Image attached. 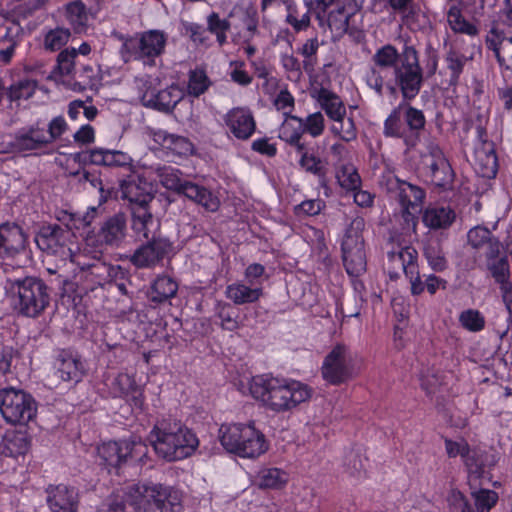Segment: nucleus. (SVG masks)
Instances as JSON below:
<instances>
[{
    "instance_id": "412c9836",
    "label": "nucleus",
    "mask_w": 512,
    "mask_h": 512,
    "mask_svg": "<svg viewBox=\"0 0 512 512\" xmlns=\"http://www.w3.org/2000/svg\"><path fill=\"white\" fill-rule=\"evenodd\" d=\"M233 21V27L238 30V35L243 42L249 44L258 33V14L251 6L235 5L228 15Z\"/></svg>"
},
{
    "instance_id": "ea45409f",
    "label": "nucleus",
    "mask_w": 512,
    "mask_h": 512,
    "mask_svg": "<svg viewBox=\"0 0 512 512\" xmlns=\"http://www.w3.org/2000/svg\"><path fill=\"white\" fill-rule=\"evenodd\" d=\"M470 59V57H467L455 47L450 46L448 48L445 53L444 60L446 67L449 70L450 86H456L459 83L460 76L464 71V67Z\"/></svg>"
},
{
    "instance_id": "aec40b11",
    "label": "nucleus",
    "mask_w": 512,
    "mask_h": 512,
    "mask_svg": "<svg viewBox=\"0 0 512 512\" xmlns=\"http://www.w3.org/2000/svg\"><path fill=\"white\" fill-rule=\"evenodd\" d=\"M498 462L496 454L491 452H476L467 456L465 464L468 469V484L470 488L482 486L483 480H490V469Z\"/></svg>"
},
{
    "instance_id": "c9c22d12",
    "label": "nucleus",
    "mask_w": 512,
    "mask_h": 512,
    "mask_svg": "<svg viewBox=\"0 0 512 512\" xmlns=\"http://www.w3.org/2000/svg\"><path fill=\"white\" fill-rule=\"evenodd\" d=\"M111 392L115 397H130L135 406L142 405L141 389L128 374L120 373L113 379Z\"/></svg>"
},
{
    "instance_id": "338daca9",
    "label": "nucleus",
    "mask_w": 512,
    "mask_h": 512,
    "mask_svg": "<svg viewBox=\"0 0 512 512\" xmlns=\"http://www.w3.org/2000/svg\"><path fill=\"white\" fill-rule=\"evenodd\" d=\"M324 127V116L321 112H315L303 119V132L309 133L312 137L320 136Z\"/></svg>"
},
{
    "instance_id": "f704fd0d",
    "label": "nucleus",
    "mask_w": 512,
    "mask_h": 512,
    "mask_svg": "<svg viewBox=\"0 0 512 512\" xmlns=\"http://www.w3.org/2000/svg\"><path fill=\"white\" fill-rule=\"evenodd\" d=\"M319 102L326 115L333 121L341 120L346 115V108L340 97L334 92L321 87L313 95Z\"/></svg>"
},
{
    "instance_id": "6e6552de",
    "label": "nucleus",
    "mask_w": 512,
    "mask_h": 512,
    "mask_svg": "<svg viewBox=\"0 0 512 512\" xmlns=\"http://www.w3.org/2000/svg\"><path fill=\"white\" fill-rule=\"evenodd\" d=\"M121 39L123 43L120 53L125 62L134 59L153 66L155 59L165 52L168 34L162 30L152 29Z\"/></svg>"
},
{
    "instance_id": "052dcab7",
    "label": "nucleus",
    "mask_w": 512,
    "mask_h": 512,
    "mask_svg": "<svg viewBox=\"0 0 512 512\" xmlns=\"http://www.w3.org/2000/svg\"><path fill=\"white\" fill-rule=\"evenodd\" d=\"M337 180L348 191H356L361 186V178L353 166H343L337 173Z\"/></svg>"
},
{
    "instance_id": "c03bdc74",
    "label": "nucleus",
    "mask_w": 512,
    "mask_h": 512,
    "mask_svg": "<svg viewBox=\"0 0 512 512\" xmlns=\"http://www.w3.org/2000/svg\"><path fill=\"white\" fill-rule=\"evenodd\" d=\"M403 116L406 129L410 135H414L416 137L417 145L420 140V133L424 130L426 124L424 113L410 104L405 103Z\"/></svg>"
},
{
    "instance_id": "1a4fd4ad",
    "label": "nucleus",
    "mask_w": 512,
    "mask_h": 512,
    "mask_svg": "<svg viewBox=\"0 0 512 512\" xmlns=\"http://www.w3.org/2000/svg\"><path fill=\"white\" fill-rule=\"evenodd\" d=\"M364 228V218L357 216L352 219L343 237L342 260L350 277H359L366 271L367 259L362 236Z\"/></svg>"
},
{
    "instance_id": "9b49d317",
    "label": "nucleus",
    "mask_w": 512,
    "mask_h": 512,
    "mask_svg": "<svg viewBox=\"0 0 512 512\" xmlns=\"http://www.w3.org/2000/svg\"><path fill=\"white\" fill-rule=\"evenodd\" d=\"M98 454L107 466L119 469L128 462L145 464L148 458V447L140 438L120 442L110 441L98 448Z\"/></svg>"
},
{
    "instance_id": "473e14b6",
    "label": "nucleus",
    "mask_w": 512,
    "mask_h": 512,
    "mask_svg": "<svg viewBox=\"0 0 512 512\" xmlns=\"http://www.w3.org/2000/svg\"><path fill=\"white\" fill-rule=\"evenodd\" d=\"M456 213L449 206H430L425 209L422 221L432 230L448 229L455 221Z\"/></svg>"
},
{
    "instance_id": "4be33fe9",
    "label": "nucleus",
    "mask_w": 512,
    "mask_h": 512,
    "mask_svg": "<svg viewBox=\"0 0 512 512\" xmlns=\"http://www.w3.org/2000/svg\"><path fill=\"white\" fill-rule=\"evenodd\" d=\"M470 489L475 511L461 492L453 494V505L460 512H489L498 501V494L493 490L481 488V486Z\"/></svg>"
},
{
    "instance_id": "7c9ffc66",
    "label": "nucleus",
    "mask_w": 512,
    "mask_h": 512,
    "mask_svg": "<svg viewBox=\"0 0 512 512\" xmlns=\"http://www.w3.org/2000/svg\"><path fill=\"white\" fill-rule=\"evenodd\" d=\"M474 166L476 172L484 178H494L498 171V159L492 143H482L475 149Z\"/></svg>"
},
{
    "instance_id": "4468645a",
    "label": "nucleus",
    "mask_w": 512,
    "mask_h": 512,
    "mask_svg": "<svg viewBox=\"0 0 512 512\" xmlns=\"http://www.w3.org/2000/svg\"><path fill=\"white\" fill-rule=\"evenodd\" d=\"M72 227H62L58 224L43 225L35 236V242L40 250L61 259L71 257L68 242L72 236Z\"/></svg>"
},
{
    "instance_id": "423d86ee",
    "label": "nucleus",
    "mask_w": 512,
    "mask_h": 512,
    "mask_svg": "<svg viewBox=\"0 0 512 512\" xmlns=\"http://www.w3.org/2000/svg\"><path fill=\"white\" fill-rule=\"evenodd\" d=\"M149 169L166 189L183 194L208 211L213 212L218 209V198L206 187L183 180L179 169L170 165H156L151 166Z\"/></svg>"
},
{
    "instance_id": "9d476101",
    "label": "nucleus",
    "mask_w": 512,
    "mask_h": 512,
    "mask_svg": "<svg viewBox=\"0 0 512 512\" xmlns=\"http://www.w3.org/2000/svg\"><path fill=\"white\" fill-rule=\"evenodd\" d=\"M0 413L11 425H27L37 415V402L34 397L13 387L0 390Z\"/></svg>"
},
{
    "instance_id": "5fc2aeb1",
    "label": "nucleus",
    "mask_w": 512,
    "mask_h": 512,
    "mask_svg": "<svg viewBox=\"0 0 512 512\" xmlns=\"http://www.w3.org/2000/svg\"><path fill=\"white\" fill-rule=\"evenodd\" d=\"M459 323L470 332H479L485 327V317L479 310L467 309L460 313Z\"/></svg>"
},
{
    "instance_id": "f8f14e48",
    "label": "nucleus",
    "mask_w": 512,
    "mask_h": 512,
    "mask_svg": "<svg viewBox=\"0 0 512 512\" xmlns=\"http://www.w3.org/2000/svg\"><path fill=\"white\" fill-rule=\"evenodd\" d=\"M321 372L323 378L332 385H340L355 375L354 359L349 348L337 344L324 358Z\"/></svg>"
},
{
    "instance_id": "37998d69",
    "label": "nucleus",
    "mask_w": 512,
    "mask_h": 512,
    "mask_svg": "<svg viewBox=\"0 0 512 512\" xmlns=\"http://www.w3.org/2000/svg\"><path fill=\"white\" fill-rule=\"evenodd\" d=\"M262 295V289L259 287L251 288L244 284H231L226 289V296L237 305L253 303Z\"/></svg>"
},
{
    "instance_id": "49530a36",
    "label": "nucleus",
    "mask_w": 512,
    "mask_h": 512,
    "mask_svg": "<svg viewBox=\"0 0 512 512\" xmlns=\"http://www.w3.org/2000/svg\"><path fill=\"white\" fill-rule=\"evenodd\" d=\"M86 269L93 280L101 286L111 282L120 273L119 266H113L101 261L88 264Z\"/></svg>"
},
{
    "instance_id": "bb28decb",
    "label": "nucleus",
    "mask_w": 512,
    "mask_h": 512,
    "mask_svg": "<svg viewBox=\"0 0 512 512\" xmlns=\"http://www.w3.org/2000/svg\"><path fill=\"white\" fill-rule=\"evenodd\" d=\"M403 108H405V103H400L392 110L384 122L383 134L386 137L400 138L407 148H414L416 137L410 135L406 129Z\"/></svg>"
},
{
    "instance_id": "a878e982",
    "label": "nucleus",
    "mask_w": 512,
    "mask_h": 512,
    "mask_svg": "<svg viewBox=\"0 0 512 512\" xmlns=\"http://www.w3.org/2000/svg\"><path fill=\"white\" fill-rule=\"evenodd\" d=\"M350 17L351 14L344 5H337L335 9L329 11L327 16L325 11L318 12L316 15L319 26L327 27L330 31L332 41L339 40L347 32Z\"/></svg>"
},
{
    "instance_id": "4c0bfd02",
    "label": "nucleus",
    "mask_w": 512,
    "mask_h": 512,
    "mask_svg": "<svg viewBox=\"0 0 512 512\" xmlns=\"http://www.w3.org/2000/svg\"><path fill=\"white\" fill-rule=\"evenodd\" d=\"M154 140L177 155H187L193 150L192 143L186 137L169 134L163 130L154 133Z\"/></svg>"
},
{
    "instance_id": "09e8293b",
    "label": "nucleus",
    "mask_w": 512,
    "mask_h": 512,
    "mask_svg": "<svg viewBox=\"0 0 512 512\" xmlns=\"http://www.w3.org/2000/svg\"><path fill=\"white\" fill-rule=\"evenodd\" d=\"M303 133V119L297 116H290L289 120H285L282 124L279 137L290 144L301 140Z\"/></svg>"
},
{
    "instance_id": "680f3d73",
    "label": "nucleus",
    "mask_w": 512,
    "mask_h": 512,
    "mask_svg": "<svg viewBox=\"0 0 512 512\" xmlns=\"http://www.w3.org/2000/svg\"><path fill=\"white\" fill-rule=\"evenodd\" d=\"M335 124L332 125L331 131L335 135L339 136L341 140L345 142H350L357 137V130L352 118H347L344 120L334 121Z\"/></svg>"
},
{
    "instance_id": "de8ad7c7",
    "label": "nucleus",
    "mask_w": 512,
    "mask_h": 512,
    "mask_svg": "<svg viewBox=\"0 0 512 512\" xmlns=\"http://www.w3.org/2000/svg\"><path fill=\"white\" fill-rule=\"evenodd\" d=\"M320 47V42L317 37L307 39L301 47L297 49V53L303 57V70L311 74L314 72L318 64L317 52Z\"/></svg>"
},
{
    "instance_id": "864d4df0",
    "label": "nucleus",
    "mask_w": 512,
    "mask_h": 512,
    "mask_svg": "<svg viewBox=\"0 0 512 512\" xmlns=\"http://www.w3.org/2000/svg\"><path fill=\"white\" fill-rule=\"evenodd\" d=\"M216 316L220 319V325L228 331H235L239 327V312L229 303L219 304Z\"/></svg>"
},
{
    "instance_id": "a19ab883",
    "label": "nucleus",
    "mask_w": 512,
    "mask_h": 512,
    "mask_svg": "<svg viewBox=\"0 0 512 512\" xmlns=\"http://www.w3.org/2000/svg\"><path fill=\"white\" fill-rule=\"evenodd\" d=\"M66 19L75 33H84L88 26V11L81 0H75L66 4Z\"/></svg>"
},
{
    "instance_id": "b1692460",
    "label": "nucleus",
    "mask_w": 512,
    "mask_h": 512,
    "mask_svg": "<svg viewBox=\"0 0 512 512\" xmlns=\"http://www.w3.org/2000/svg\"><path fill=\"white\" fill-rule=\"evenodd\" d=\"M127 235V220L123 213H116L105 219L98 231V239L102 245L112 248L119 247Z\"/></svg>"
},
{
    "instance_id": "c85d7f7f",
    "label": "nucleus",
    "mask_w": 512,
    "mask_h": 512,
    "mask_svg": "<svg viewBox=\"0 0 512 512\" xmlns=\"http://www.w3.org/2000/svg\"><path fill=\"white\" fill-rule=\"evenodd\" d=\"M226 124L230 132L238 139L246 140L255 130L252 113L243 108H235L226 115Z\"/></svg>"
},
{
    "instance_id": "13d9d810",
    "label": "nucleus",
    "mask_w": 512,
    "mask_h": 512,
    "mask_svg": "<svg viewBox=\"0 0 512 512\" xmlns=\"http://www.w3.org/2000/svg\"><path fill=\"white\" fill-rule=\"evenodd\" d=\"M36 87V80L23 79L10 86L8 96L12 101L28 99L34 94Z\"/></svg>"
},
{
    "instance_id": "f03ea898",
    "label": "nucleus",
    "mask_w": 512,
    "mask_h": 512,
    "mask_svg": "<svg viewBox=\"0 0 512 512\" xmlns=\"http://www.w3.org/2000/svg\"><path fill=\"white\" fill-rule=\"evenodd\" d=\"M148 441L155 453L172 462L192 455L199 445L196 435L180 421L163 419L150 431Z\"/></svg>"
},
{
    "instance_id": "f3484780",
    "label": "nucleus",
    "mask_w": 512,
    "mask_h": 512,
    "mask_svg": "<svg viewBox=\"0 0 512 512\" xmlns=\"http://www.w3.org/2000/svg\"><path fill=\"white\" fill-rule=\"evenodd\" d=\"M402 51L399 52L393 45L386 44L379 48L372 56L374 66L367 75V85L382 96L385 84V75H382L383 69L393 68L401 62Z\"/></svg>"
},
{
    "instance_id": "774afa93",
    "label": "nucleus",
    "mask_w": 512,
    "mask_h": 512,
    "mask_svg": "<svg viewBox=\"0 0 512 512\" xmlns=\"http://www.w3.org/2000/svg\"><path fill=\"white\" fill-rule=\"evenodd\" d=\"M97 512H133V509L129 507L126 500V491L123 495H115L109 499L106 504H103Z\"/></svg>"
},
{
    "instance_id": "cd10ccee",
    "label": "nucleus",
    "mask_w": 512,
    "mask_h": 512,
    "mask_svg": "<svg viewBox=\"0 0 512 512\" xmlns=\"http://www.w3.org/2000/svg\"><path fill=\"white\" fill-rule=\"evenodd\" d=\"M26 237L16 224L0 225V257H13L25 248Z\"/></svg>"
},
{
    "instance_id": "393cba45",
    "label": "nucleus",
    "mask_w": 512,
    "mask_h": 512,
    "mask_svg": "<svg viewBox=\"0 0 512 512\" xmlns=\"http://www.w3.org/2000/svg\"><path fill=\"white\" fill-rule=\"evenodd\" d=\"M47 504L52 512H76L78 509V493L72 487L60 484L50 485L47 489Z\"/></svg>"
},
{
    "instance_id": "7ed1b4c3",
    "label": "nucleus",
    "mask_w": 512,
    "mask_h": 512,
    "mask_svg": "<svg viewBox=\"0 0 512 512\" xmlns=\"http://www.w3.org/2000/svg\"><path fill=\"white\" fill-rule=\"evenodd\" d=\"M126 500L133 512H182L177 490L162 484H134L126 489Z\"/></svg>"
},
{
    "instance_id": "79ce46f5",
    "label": "nucleus",
    "mask_w": 512,
    "mask_h": 512,
    "mask_svg": "<svg viewBox=\"0 0 512 512\" xmlns=\"http://www.w3.org/2000/svg\"><path fill=\"white\" fill-rule=\"evenodd\" d=\"M288 474L279 468H263L256 476V485L260 489H280L288 482Z\"/></svg>"
},
{
    "instance_id": "8fccbe9b",
    "label": "nucleus",
    "mask_w": 512,
    "mask_h": 512,
    "mask_svg": "<svg viewBox=\"0 0 512 512\" xmlns=\"http://www.w3.org/2000/svg\"><path fill=\"white\" fill-rule=\"evenodd\" d=\"M299 165L307 173L317 176L321 185L324 186L326 184L327 168L321 158L314 154H303L300 157Z\"/></svg>"
},
{
    "instance_id": "2f4dec72",
    "label": "nucleus",
    "mask_w": 512,
    "mask_h": 512,
    "mask_svg": "<svg viewBox=\"0 0 512 512\" xmlns=\"http://www.w3.org/2000/svg\"><path fill=\"white\" fill-rule=\"evenodd\" d=\"M182 98V90L177 85H171L166 89L158 91L156 94L152 93L149 98L145 100V105L158 111L169 113Z\"/></svg>"
},
{
    "instance_id": "72a5a7b5",
    "label": "nucleus",
    "mask_w": 512,
    "mask_h": 512,
    "mask_svg": "<svg viewBox=\"0 0 512 512\" xmlns=\"http://www.w3.org/2000/svg\"><path fill=\"white\" fill-rule=\"evenodd\" d=\"M388 270L391 278L398 277L399 271L404 274L417 263L418 253L411 246L401 247L388 253Z\"/></svg>"
},
{
    "instance_id": "0eeeda50",
    "label": "nucleus",
    "mask_w": 512,
    "mask_h": 512,
    "mask_svg": "<svg viewBox=\"0 0 512 512\" xmlns=\"http://www.w3.org/2000/svg\"><path fill=\"white\" fill-rule=\"evenodd\" d=\"M393 75L394 79L386 82L391 94L396 93V86L399 87L404 100L410 101L419 94L423 84V69L414 46L404 45L401 62L395 66Z\"/></svg>"
},
{
    "instance_id": "20e7f679",
    "label": "nucleus",
    "mask_w": 512,
    "mask_h": 512,
    "mask_svg": "<svg viewBox=\"0 0 512 512\" xmlns=\"http://www.w3.org/2000/svg\"><path fill=\"white\" fill-rule=\"evenodd\" d=\"M218 438L223 448L241 458L255 459L268 450L265 435L256 429L253 422L248 424H222Z\"/></svg>"
},
{
    "instance_id": "5701e85b",
    "label": "nucleus",
    "mask_w": 512,
    "mask_h": 512,
    "mask_svg": "<svg viewBox=\"0 0 512 512\" xmlns=\"http://www.w3.org/2000/svg\"><path fill=\"white\" fill-rule=\"evenodd\" d=\"M84 163L94 165H103L113 168H128L132 170L133 159L130 155L119 150H108L103 148H94L85 153L78 154Z\"/></svg>"
},
{
    "instance_id": "603ef678",
    "label": "nucleus",
    "mask_w": 512,
    "mask_h": 512,
    "mask_svg": "<svg viewBox=\"0 0 512 512\" xmlns=\"http://www.w3.org/2000/svg\"><path fill=\"white\" fill-rule=\"evenodd\" d=\"M211 85V81L202 69H195L189 72L188 93L191 96L199 97L204 94Z\"/></svg>"
},
{
    "instance_id": "f257e3e1",
    "label": "nucleus",
    "mask_w": 512,
    "mask_h": 512,
    "mask_svg": "<svg viewBox=\"0 0 512 512\" xmlns=\"http://www.w3.org/2000/svg\"><path fill=\"white\" fill-rule=\"evenodd\" d=\"M250 390L254 398L275 412L291 410L311 397V389L303 383L265 375L254 377Z\"/></svg>"
},
{
    "instance_id": "6ab92c4d",
    "label": "nucleus",
    "mask_w": 512,
    "mask_h": 512,
    "mask_svg": "<svg viewBox=\"0 0 512 512\" xmlns=\"http://www.w3.org/2000/svg\"><path fill=\"white\" fill-rule=\"evenodd\" d=\"M46 133L38 124L24 127L17 131L13 139L8 143L6 152L27 153L46 147Z\"/></svg>"
},
{
    "instance_id": "3c124183",
    "label": "nucleus",
    "mask_w": 512,
    "mask_h": 512,
    "mask_svg": "<svg viewBox=\"0 0 512 512\" xmlns=\"http://www.w3.org/2000/svg\"><path fill=\"white\" fill-rule=\"evenodd\" d=\"M423 254L434 271H443L447 267V260L439 242L425 244Z\"/></svg>"
},
{
    "instance_id": "58836bf2",
    "label": "nucleus",
    "mask_w": 512,
    "mask_h": 512,
    "mask_svg": "<svg viewBox=\"0 0 512 512\" xmlns=\"http://www.w3.org/2000/svg\"><path fill=\"white\" fill-rule=\"evenodd\" d=\"M486 266L495 281L501 285V290L505 294L504 297L506 298L508 293L511 294L512 297V285L509 282L510 271L507 256L499 255L498 258L487 261Z\"/></svg>"
},
{
    "instance_id": "a18cd8bd",
    "label": "nucleus",
    "mask_w": 512,
    "mask_h": 512,
    "mask_svg": "<svg viewBox=\"0 0 512 512\" xmlns=\"http://www.w3.org/2000/svg\"><path fill=\"white\" fill-rule=\"evenodd\" d=\"M425 198V192L418 186L408 182H401L399 186V200L403 208L408 211L409 208H415L422 204Z\"/></svg>"
},
{
    "instance_id": "0e129e2a",
    "label": "nucleus",
    "mask_w": 512,
    "mask_h": 512,
    "mask_svg": "<svg viewBox=\"0 0 512 512\" xmlns=\"http://www.w3.org/2000/svg\"><path fill=\"white\" fill-rule=\"evenodd\" d=\"M495 237L492 232L483 226H475L467 233L468 244L474 249L478 250L488 241Z\"/></svg>"
},
{
    "instance_id": "39448f33",
    "label": "nucleus",
    "mask_w": 512,
    "mask_h": 512,
    "mask_svg": "<svg viewBox=\"0 0 512 512\" xmlns=\"http://www.w3.org/2000/svg\"><path fill=\"white\" fill-rule=\"evenodd\" d=\"M5 289L12 295L18 313L27 317L39 316L50 303L48 286L37 277L8 279Z\"/></svg>"
},
{
    "instance_id": "e433bc0d",
    "label": "nucleus",
    "mask_w": 512,
    "mask_h": 512,
    "mask_svg": "<svg viewBox=\"0 0 512 512\" xmlns=\"http://www.w3.org/2000/svg\"><path fill=\"white\" fill-rule=\"evenodd\" d=\"M178 291V283L171 277L158 276L148 292L149 301L154 304H162L173 298Z\"/></svg>"
},
{
    "instance_id": "c756f323",
    "label": "nucleus",
    "mask_w": 512,
    "mask_h": 512,
    "mask_svg": "<svg viewBox=\"0 0 512 512\" xmlns=\"http://www.w3.org/2000/svg\"><path fill=\"white\" fill-rule=\"evenodd\" d=\"M131 214L132 229L139 238L150 240L161 236L160 222L153 216L149 208H138Z\"/></svg>"
},
{
    "instance_id": "6e6d98bb",
    "label": "nucleus",
    "mask_w": 512,
    "mask_h": 512,
    "mask_svg": "<svg viewBox=\"0 0 512 512\" xmlns=\"http://www.w3.org/2000/svg\"><path fill=\"white\" fill-rule=\"evenodd\" d=\"M71 36L70 30L58 27L46 33L44 38V47L46 50H60L69 41Z\"/></svg>"
},
{
    "instance_id": "ddd939ff",
    "label": "nucleus",
    "mask_w": 512,
    "mask_h": 512,
    "mask_svg": "<svg viewBox=\"0 0 512 512\" xmlns=\"http://www.w3.org/2000/svg\"><path fill=\"white\" fill-rule=\"evenodd\" d=\"M424 174L432 184L442 189H450L454 181V171L441 148L429 144L427 153L422 156Z\"/></svg>"
},
{
    "instance_id": "bf43d9fd",
    "label": "nucleus",
    "mask_w": 512,
    "mask_h": 512,
    "mask_svg": "<svg viewBox=\"0 0 512 512\" xmlns=\"http://www.w3.org/2000/svg\"><path fill=\"white\" fill-rule=\"evenodd\" d=\"M367 458L359 450L349 451L344 458L346 471L353 477H360L365 472Z\"/></svg>"
},
{
    "instance_id": "e2e57ef3",
    "label": "nucleus",
    "mask_w": 512,
    "mask_h": 512,
    "mask_svg": "<svg viewBox=\"0 0 512 512\" xmlns=\"http://www.w3.org/2000/svg\"><path fill=\"white\" fill-rule=\"evenodd\" d=\"M388 4L393 11L402 15L406 24L414 20L418 11L413 0H388Z\"/></svg>"
},
{
    "instance_id": "dca6fc26",
    "label": "nucleus",
    "mask_w": 512,
    "mask_h": 512,
    "mask_svg": "<svg viewBox=\"0 0 512 512\" xmlns=\"http://www.w3.org/2000/svg\"><path fill=\"white\" fill-rule=\"evenodd\" d=\"M87 368L81 355L71 349L55 351L53 375L62 382L78 383L86 375Z\"/></svg>"
},
{
    "instance_id": "4d7b16f0",
    "label": "nucleus",
    "mask_w": 512,
    "mask_h": 512,
    "mask_svg": "<svg viewBox=\"0 0 512 512\" xmlns=\"http://www.w3.org/2000/svg\"><path fill=\"white\" fill-rule=\"evenodd\" d=\"M77 57V51L75 48H66L62 50L57 56L56 69L62 76H68L75 74V59Z\"/></svg>"
},
{
    "instance_id": "a211bd4d",
    "label": "nucleus",
    "mask_w": 512,
    "mask_h": 512,
    "mask_svg": "<svg viewBox=\"0 0 512 512\" xmlns=\"http://www.w3.org/2000/svg\"><path fill=\"white\" fill-rule=\"evenodd\" d=\"M121 198L129 203L131 212L149 208L153 201L152 186L141 176H129L120 183Z\"/></svg>"
},
{
    "instance_id": "69168bd1",
    "label": "nucleus",
    "mask_w": 512,
    "mask_h": 512,
    "mask_svg": "<svg viewBox=\"0 0 512 512\" xmlns=\"http://www.w3.org/2000/svg\"><path fill=\"white\" fill-rule=\"evenodd\" d=\"M490 36L486 39V46L488 49L494 52V55L497 59L499 65H504L506 62V58L502 55V46L504 45V39H507L502 32L497 31L496 29H492L490 31Z\"/></svg>"
},
{
    "instance_id": "2eb2a0df",
    "label": "nucleus",
    "mask_w": 512,
    "mask_h": 512,
    "mask_svg": "<svg viewBox=\"0 0 512 512\" xmlns=\"http://www.w3.org/2000/svg\"><path fill=\"white\" fill-rule=\"evenodd\" d=\"M174 253L173 243L159 236L145 240L131 256V263L137 268H153Z\"/></svg>"
}]
</instances>
